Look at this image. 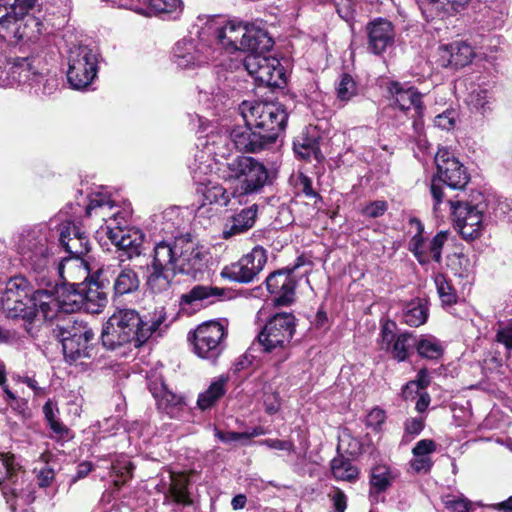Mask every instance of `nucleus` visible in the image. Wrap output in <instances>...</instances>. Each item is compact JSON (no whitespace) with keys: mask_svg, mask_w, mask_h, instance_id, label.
<instances>
[{"mask_svg":"<svg viewBox=\"0 0 512 512\" xmlns=\"http://www.w3.org/2000/svg\"><path fill=\"white\" fill-rule=\"evenodd\" d=\"M208 262V252L184 237L161 241L153 249L146 270V284L153 293L167 291L177 273L196 278Z\"/></svg>","mask_w":512,"mask_h":512,"instance_id":"f257e3e1","label":"nucleus"},{"mask_svg":"<svg viewBox=\"0 0 512 512\" xmlns=\"http://www.w3.org/2000/svg\"><path fill=\"white\" fill-rule=\"evenodd\" d=\"M148 339V328L143 326V318L135 309H119L114 312L101 334L103 346L110 350L128 343L139 347Z\"/></svg>","mask_w":512,"mask_h":512,"instance_id":"f03ea898","label":"nucleus"},{"mask_svg":"<svg viewBox=\"0 0 512 512\" xmlns=\"http://www.w3.org/2000/svg\"><path fill=\"white\" fill-rule=\"evenodd\" d=\"M56 235L46 225L35 226L24 230L17 242V251L23 265L36 273L50 271L51 264H55L50 240Z\"/></svg>","mask_w":512,"mask_h":512,"instance_id":"7ed1b4c3","label":"nucleus"},{"mask_svg":"<svg viewBox=\"0 0 512 512\" xmlns=\"http://www.w3.org/2000/svg\"><path fill=\"white\" fill-rule=\"evenodd\" d=\"M295 317L290 313H277L272 316L253 342L260 352L283 362L289 357V347L295 333Z\"/></svg>","mask_w":512,"mask_h":512,"instance_id":"20e7f679","label":"nucleus"},{"mask_svg":"<svg viewBox=\"0 0 512 512\" xmlns=\"http://www.w3.org/2000/svg\"><path fill=\"white\" fill-rule=\"evenodd\" d=\"M223 176L237 183L240 195L258 193L269 183L268 169L251 156L238 155L229 159L224 165Z\"/></svg>","mask_w":512,"mask_h":512,"instance_id":"39448f33","label":"nucleus"},{"mask_svg":"<svg viewBox=\"0 0 512 512\" xmlns=\"http://www.w3.org/2000/svg\"><path fill=\"white\" fill-rule=\"evenodd\" d=\"M240 110L246 123L264 136H271L270 143L275 142L279 132L284 130L288 119L285 107L279 102L244 101Z\"/></svg>","mask_w":512,"mask_h":512,"instance_id":"423d86ee","label":"nucleus"},{"mask_svg":"<svg viewBox=\"0 0 512 512\" xmlns=\"http://www.w3.org/2000/svg\"><path fill=\"white\" fill-rule=\"evenodd\" d=\"M437 168L436 177L431 183V194L435 201L434 209L437 210L444 198V190L439 182L453 190H463L470 180V176L464 165L446 148H441L435 155Z\"/></svg>","mask_w":512,"mask_h":512,"instance_id":"0eeeda50","label":"nucleus"},{"mask_svg":"<svg viewBox=\"0 0 512 512\" xmlns=\"http://www.w3.org/2000/svg\"><path fill=\"white\" fill-rule=\"evenodd\" d=\"M97 55L86 45L73 46L68 53L67 79L74 89H83L97 74Z\"/></svg>","mask_w":512,"mask_h":512,"instance_id":"6e6552de","label":"nucleus"},{"mask_svg":"<svg viewBox=\"0 0 512 512\" xmlns=\"http://www.w3.org/2000/svg\"><path fill=\"white\" fill-rule=\"evenodd\" d=\"M59 336L66 361L73 363L91 357L94 332L83 322L74 321L60 327Z\"/></svg>","mask_w":512,"mask_h":512,"instance_id":"1a4fd4ad","label":"nucleus"},{"mask_svg":"<svg viewBox=\"0 0 512 512\" xmlns=\"http://www.w3.org/2000/svg\"><path fill=\"white\" fill-rule=\"evenodd\" d=\"M225 327L217 321H209L197 327L193 333L194 352L203 359L215 361L224 350Z\"/></svg>","mask_w":512,"mask_h":512,"instance_id":"9d476101","label":"nucleus"},{"mask_svg":"<svg viewBox=\"0 0 512 512\" xmlns=\"http://www.w3.org/2000/svg\"><path fill=\"white\" fill-rule=\"evenodd\" d=\"M243 65L259 85L281 87L286 83L284 68L275 57L265 54H248Z\"/></svg>","mask_w":512,"mask_h":512,"instance_id":"9b49d317","label":"nucleus"},{"mask_svg":"<svg viewBox=\"0 0 512 512\" xmlns=\"http://www.w3.org/2000/svg\"><path fill=\"white\" fill-rule=\"evenodd\" d=\"M267 263V251L262 246H255L237 262L226 265L221 276L237 283L254 281Z\"/></svg>","mask_w":512,"mask_h":512,"instance_id":"f8f14e48","label":"nucleus"},{"mask_svg":"<svg viewBox=\"0 0 512 512\" xmlns=\"http://www.w3.org/2000/svg\"><path fill=\"white\" fill-rule=\"evenodd\" d=\"M410 223L415 225L416 233L409 241V251L413 253L421 265L428 264L432 260L440 263L442 249L448 239V233L440 231L432 239H426L423 236L424 226L421 221L413 218Z\"/></svg>","mask_w":512,"mask_h":512,"instance_id":"ddd939ff","label":"nucleus"},{"mask_svg":"<svg viewBox=\"0 0 512 512\" xmlns=\"http://www.w3.org/2000/svg\"><path fill=\"white\" fill-rule=\"evenodd\" d=\"M396 324L393 321H386L381 326L379 346L380 349L389 353L398 362L408 359L415 346V335L411 332H396Z\"/></svg>","mask_w":512,"mask_h":512,"instance_id":"4468645a","label":"nucleus"},{"mask_svg":"<svg viewBox=\"0 0 512 512\" xmlns=\"http://www.w3.org/2000/svg\"><path fill=\"white\" fill-rule=\"evenodd\" d=\"M453 214L455 228L466 240H474L481 235L483 214L479 206L448 199Z\"/></svg>","mask_w":512,"mask_h":512,"instance_id":"2eb2a0df","label":"nucleus"},{"mask_svg":"<svg viewBox=\"0 0 512 512\" xmlns=\"http://www.w3.org/2000/svg\"><path fill=\"white\" fill-rule=\"evenodd\" d=\"M101 281L112 282L113 295L124 296L133 294L140 287L138 273L129 266L108 265L98 270Z\"/></svg>","mask_w":512,"mask_h":512,"instance_id":"dca6fc26","label":"nucleus"},{"mask_svg":"<svg viewBox=\"0 0 512 512\" xmlns=\"http://www.w3.org/2000/svg\"><path fill=\"white\" fill-rule=\"evenodd\" d=\"M210 48L202 39L185 37L179 40L173 48V61L182 69H190L208 62Z\"/></svg>","mask_w":512,"mask_h":512,"instance_id":"f3484780","label":"nucleus"},{"mask_svg":"<svg viewBox=\"0 0 512 512\" xmlns=\"http://www.w3.org/2000/svg\"><path fill=\"white\" fill-rule=\"evenodd\" d=\"M60 245L71 255L70 258H83L91 249L86 232L74 221H66L58 226L56 233Z\"/></svg>","mask_w":512,"mask_h":512,"instance_id":"a211bd4d","label":"nucleus"},{"mask_svg":"<svg viewBox=\"0 0 512 512\" xmlns=\"http://www.w3.org/2000/svg\"><path fill=\"white\" fill-rule=\"evenodd\" d=\"M71 305L75 308L84 307L90 313H99L107 304V294L99 283L89 280L87 282H75Z\"/></svg>","mask_w":512,"mask_h":512,"instance_id":"6ab92c4d","label":"nucleus"},{"mask_svg":"<svg viewBox=\"0 0 512 512\" xmlns=\"http://www.w3.org/2000/svg\"><path fill=\"white\" fill-rule=\"evenodd\" d=\"M33 61L29 58L11 57L0 53V86L12 87L30 80Z\"/></svg>","mask_w":512,"mask_h":512,"instance_id":"aec40b11","label":"nucleus"},{"mask_svg":"<svg viewBox=\"0 0 512 512\" xmlns=\"http://www.w3.org/2000/svg\"><path fill=\"white\" fill-rule=\"evenodd\" d=\"M299 266L296 264L291 268L274 271L266 278L267 290L275 295L274 302L277 305H288L293 301L297 284L293 273Z\"/></svg>","mask_w":512,"mask_h":512,"instance_id":"412c9836","label":"nucleus"},{"mask_svg":"<svg viewBox=\"0 0 512 512\" xmlns=\"http://www.w3.org/2000/svg\"><path fill=\"white\" fill-rule=\"evenodd\" d=\"M39 24L36 18H29L26 22L19 21L12 12V5L7 6L0 0V36L4 39L32 40L35 35L28 29Z\"/></svg>","mask_w":512,"mask_h":512,"instance_id":"4be33fe9","label":"nucleus"},{"mask_svg":"<svg viewBox=\"0 0 512 512\" xmlns=\"http://www.w3.org/2000/svg\"><path fill=\"white\" fill-rule=\"evenodd\" d=\"M366 31L368 36L367 48L375 55L383 54L395 43V27L387 19L379 17L370 21L366 26Z\"/></svg>","mask_w":512,"mask_h":512,"instance_id":"5701e85b","label":"nucleus"},{"mask_svg":"<svg viewBox=\"0 0 512 512\" xmlns=\"http://www.w3.org/2000/svg\"><path fill=\"white\" fill-rule=\"evenodd\" d=\"M389 93L393 98V105L399 108L401 111H408L411 108L414 110L416 117L413 125L415 129L421 125L420 119L424 112V106L422 103V95L414 87L405 88L398 82L390 83L388 87Z\"/></svg>","mask_w":512,"mask_h":512,"instance_id":"b1692460","label":"nucleus"},{"mask_svg":"<svg viewBox=\"0 0 512 512\" xmlns=\"http://www.w3.org/2000/svg\"><path fill=\"white\" fill-rule=\"evenodd\" d=\"M111 242L122 251L119 255L121 262L133 259L142 253L143 235L139 231L124 230L120 226H107L106 232Z\"/></svg>","mask_w":512,"mask_h":512,"instance_id":"393cba45","label":"nucleus"},{"mask_svg":"<svg viewBox=\"0 0 512 512\" xmlns=\"http://www.w3.org/2000/svg\"><path fill=\"white\" fill-rule=\"evenodd\" d=\"M475 56L473 47L465 41H454L439 47V65L459 69L470 64Z\"/></svg>","mask_w":512,"mask_h":512,"instance_id":"a878e982","label":"nucleus"},{"mask_svg":"<svg viewBox=\"0 0 512 512\" xmlns=\"http://www.w3.org/2000/svg\"><path fill=\"white\" fill-rule=\"evenodd\" d=\"M229 137L239 151L255 153L271 144V136H264L261 131L255 129L253 125L246 123L244 126L234 127Z\"/></svg>","mask_w":512,"mask_h":512,"instance_id":"bb28decb","label":"nucleus"},{"mask_svg":"<svg viewBox=\"0 0 512 512\" xmlns=\"http://www.w3.org/2000/svg\"><path fill=\"white\" fill-rule=\"evenodd\" d=\"M50 269H53L72 289L75 282H87L90 278L89 266L83 258H66L59 263L51 264Z\"/></svg>","mask_w":512,"mask_h":512,"instance_id":"cd10ccee","label":"nucleus"},{"mask_svg":"<svg viewBox=\"0 0 512 512\" xmlns=\"http://www.w3.org/2000/svg\"><path fill=\"white\" fill-rule=\"evenodd\" d=\"M247 26L248 23L229 20L225 25L216 30L215 40L217 44L230 53L240 51Z\"/></svg>","mask_w":512,"mask_h":512,"instance_id":"c85d7f7f","label":"nucleus"},{"mask_svg":"<svg viewBox=\"0 0 512 512\" xmlns=\"http://www.w3.org/2000/svg\"><path fill=\"white\" fill-rule=\"evenodd\" d=\"M149 390L156 401L159 412L165 414L184 412L183 399L168 390L162 381L150 382Z\"/></svg>","mask_w":512,"mask_h":512,"instance_id":"c756f323","label":"nucleus"},{"mask_svg":"<svg viewBox=\"0 0 512 512\" xmlns=\"http://www.w3.org/2000/svg\"><path fill=\"white\" fill-rule=\"evenodd\" d=\"M273 44L272 38L265 29L248 23L240 51H247L249 54H264L273 47Z\"/></svg>","mask_w":512,"mask_h":512,"instance_id":"7c9ffc66","label":"nucleus"},{"mask_svg":"<svg viewBox=\"0 0 512 512\" xmlns=\"http://www.w3.org/2000/svg\"><path fill=\"white\" fill-rule=\"evenodd\" d=\"M257 213L258 206L253 204L232 216L225 224L222 232L223 238L228 239L251 229L255 224Z\"/></svg>","mask_w":512,"mask_h":512,"instance_id":"2f4dec72","label":"nucleus"},{"mask_svg":"<svg viewBox=\"0 0 512 512\" xmlns=\"http://www.w3.org/2000/svg\"><path fill=\"white\" fill-rule=\"evenodd\" d=\"M170 480L171 482L168 488V493L165 497L167 498L170 496L173 502L178 505L191 506L193 504V500L189 492V475L184 471H170Z\"/></svg>","mask_w":512,"mask_h":512,"instance_id":"473e14b6","label":"nucleus"},{"mask_svg":"<svg viewBox=\"0 0 512 512\" xmlns=\"http://www.w3.org/2000/svg\"><path fill=\"white\" fill-rule=\"evenodd\" d=\"M293 149L301 159L306 161L314 159L321 162L324 158L320 151L318 137L310 134L309 131L303 132L294 140Z\"/></svg>","mask_w":512,"mask_h":512,"instance_id":"72a5a7b5","label":"nucleus"},{"mask_svg":"<svg viewBox=\"0 0 512 512\" xmlns=\"http://www.w3.org/2000/svg\"><path fill=\"white\" fill-rule=\"evenodd\" d=\"M390 466L386 464H377L370 469L369 474V495H379L386 492L395 480Z\"/></svg>","mask_w":512,"mask_h":512,"instance_id":"f704fd0d","label":"nucleus"},{"mask_svg":"<svg viewBox=\"0 0 512 512\" xmlns=\"http://www.w3.org/2000/svg\"><path fill=\"white\" fill-rule=\"evenodd\" d=\"M36 94L50 95L58 86L55 75L49 73L46 68H39L33 63V69L30 72V80L26 83Z\"/></svg>","mask_w":512,"mask_h":512,"instance_id":"c9c22d12","label":"nucleus"},{"mask_svg":"<svg viewBox=\"0 0 512 512\" xmlns=\"http://www.w3.org/2000/svg\"><path fill=\"white\" fill-rule=\"evenodd\" d=\"M1 306L9 318H21L29 323L37 318V309L26 299L1 300Z\"/></svg>","mask_w":512,"mask_h":512,"instance_id":"e433bc0d","label":"nucleus"},{"mask_svg":"<svg viewBox=\"0 0 512 512\" xmlns=\"http://www.w3.org/2000/svg\"><path fill=\"white\" fill-rule=\"evenodd\" d=\"M225 295V289L210 285H196L190 291L181 296V305H192L199 301L220 299Z\"/></svg>","mask_w":512,"mask_h":512,"instance_id":"4c0bfd02","label":"nucleus"},{"mask_svg":"<svg viewBox=\"0 0 512 512\" xmlns=\"http://www.w3.org/2000/svg\"><path fill=\"white\" fill-rule=\"evenodd\" d=\"M428 305L426 301L416 298L405 305L402 311L403 322L410 327H419L428 319Z\"/></svg>","mask_w":512,"mask_h":512,"instance_id":"58836bf2","label":"nucleus"},{"mask_svg":"<svg viewBox=\"0 0 512 512\" xmlns=\"http://www.w3.org/2000/svg\"><path fill=\"white\" fill-rule=\"evenodd\" d=\"M331 472L333 477L339 481L356 482L359 478V469L353 465L349 458L339 454L331 460Z\"/></svg>","mask_w":512,"mask_h":512,"instance_id":"ea45409f","label":"nucleus"},{"mask_svg":"<svg viewBox=\"0 0 512 512\" xmlns=\"http://www.w3.org/2000/svg\"><path fill=\"white\" fill-rule=\"evenodd\" d=\"M19 472L25 473L21 464L16 461V456L12 452H0V487L5 481L15 484Z\"/></svg>","mask_w":512,"mask_h":512,"instance_id":"a19ab883","label":"nucleus"},{"mask_svg":"<svg viewBox=\"0 0 512 512\" xmlns=\"http://www.w3.org/2000/svg\"><path fill=\"white\" fill-rule=\"evenodd\" d=\"M414 348L420 357L430 360H437L444 353L441 342L432 335H421L419 338L415 336Z\"/></svg>","mask_w":512,"mask_h":512,"instance_id":"79ce46f5","label":"nucleus"},{"mask_svg":"<svg viewBox=\"0 0 512 512\" xmlns=\"http://www.w3.org/2000/svg\"><path fill=\"white\" fill-rule=\"evenodd\" d=\"M227 381L228 377L221 375L210 384L205 392L199 395L197 405L201 411H205L213 406L224 395Z\"/></svg>","mask_w":512,"mask_h":512,"instance_id":"37998d69","label":"nucleus"},{"mask_svg":"<svg viewBox=\"0 0 512 512\" xmlns=\"http://www.w3.org/2000/svg\"><path fill=\"white\" fill-rule=\"evenodd\" d=\"M32 286L23 276H15L8 280L1 300L26 299L30 301Z\"/></svg>","mask_w":512,"mask_h":512,"instance_id":"c03bdc74","label":"nucleus"},{"mask_svg":"<svg viewBox=\"0 0 512 512\" xmlns=\"http://www.w3.org/2000/svg\"><path fill=\"white\" fill-rule=\"evenodd\" d=\"M113 206L114 203L109 196H106L102 193H95L89 200V204L86 208V215L91 216L92 212L95 211V214L100 216L103 220H106V217H113L114 221H117L119 213H114L112 215L108 214Z\"/></svg>","mask_w":512,"mask_h":512,"instance_id":"a18cd8bd","label":"nucleus"},{"mask_svg":"<svg viewBox=\"0 0 512 512\" xmlns=\"http://www.w3.org/2000/svg\"><path fill=\"white\" fill-rule=\"evenodd\" d=\"M203 195V204H216L222 207L229 205L234 193L228 192L223 186L217 183L209 182L201 190Z\"/></svg>","mask_w":512,"mask_h":512,"instance_id":"49530a36","label":"nucleus"},{"mask_svg":"<svg viewBox=\"0 0 512 512\" xmlns=\"http://www.w3.org/2000/svg\"><path fill=\"white\" fill-rule=\"evenodd\" d=\"M434 283L443 305L451 306L456 304L458 299L456 290L444 274L437 273L434 276Z\"/></svg>","mask_w":512,"mask_h":512,"instance_id":"de8ad7c7","label":"nucleus"},{"mask_svg":"<svg viewBox=\"0 0 512 512\" xmlns=\"http://www.w3.org/2000/svg\"><path fill=\"white\" fill-rule=\"evenodd\" d=\"M135 465L131 461H127L124 465L119 462L112 464V471L116 476L113 480L114 491L118 492L125 486L134 476Z\"/></svg>","mask_w":512,"mask_h":512,"instance_id":"09e8293b","label":"nucleus"},{"mask_svg":"<svg viewBox=\"0 0 512 512\" xmlns=\"http://www.w3.org/2000/svg\"><path fill=\"white\" fill-rule=\"evenodd\" d=\"M73 310L74 307L71 305V303H67L65 301H60L59 299H57L37 307V317L41 316L44 321L52 320L57 316L58 312L60 311L70 312Z\"/></svg>","mask_w":512,"mask_h":512,"instance_id":"8fccbe9b","label":"nucleus"},{"mask_svg":"<svg viewBox=\"0 0 512 512\" xmlns=\"http://www.w3.org/2000/svg\"><path fill=\"white\" fill-rule=\"evenodd\" d=\"M149 5L156 14L171 15L172 18L182 12L181 0H149Z\"/></svg>","mask_w":512,"mask_h":512,"instance_id":"3c124183","label":"nucleus"},{"mask_svg":"<svg viewBox=\"0 0 512 512\" xmlns=\"http://www.w3.org/2000/svg\"><path fill=\"white\" fill-rule=\"evenodd\" d=\"M337 97L339 100L347 102L357 94V84L351 75L344 73L336 86Z\"/></svg>","mask_w":512,"mask_h":512,"instance_id":"603ef678","label":"nucleus"},{"mask_svg":"<svg viewBox=\"0 0 512 512\" xmlns=\"http://www.w3.org/2000/svg\"><path fill=\"white\" fill-rule=\"evenodd\" d=\"M52 431L50 437L56 441H69L73 438L72 431L60 421V418H46Z\"/></svg>","mask_w":512,"mask_h":512,"instance_id":"864d4df0","label":"nucleus"},{"mask_svg":"<svg viewBox=\"0 0 512 512\" xmlns=\"http://www.w3.org/2000/svg\"><path fill=\"white\" fill-rule=\"evenodd\" d=\"M449 265L455 271V274H458L460 277L467 275L472 269L470 259L462 253L453 254L450 257Z\"/></svg>","mask_w":512,"mask_h":512,"instance_id":"5fc2aeb1","label":"nucleus"},{"mask_svg":"<svg viewBox=\"0 0 512 512\" xmlns=\"http://www.w3.org/2000/svg\"><path fill=\"white\" fill-rule=\"evenodd\" d=\"M57 287V283L53 286L52 289H37L33 290L30 297L31 306L37 307L44 305L47 302L57 300L58 297L55 296L54 289Z\"/></svg>","mask_w":512,"mask_h":512,"instance_id":"6e6d98bb","label":"nucleus"},{"mask_svg":"<svg viewBox=\"0 0 512 512\" xmlns=\"http://www.w3.org/2000/svg\"><path fill=\"white\" fill-rule=\"evenodd\" d=\"M257 350H259V349L253 343L251 345V347L243 355H241L234 361L232 368H231L232 371L234 373H239V372L249 368L253 364V361L256 358L255 355L253 354V352L257 351Z\"/></svg>","mask_w":512,"mask_h":512,"instance_id":"4d7b16f0","label":"nucleus"},{"mask_svg":"<svg viewBox=\"0 0 512 512\" xmlns=\"http://www.w3.org/2000/svg\"><path fill=\"white\" fill-rule=\"evenodd\" d=\"M387 209L388 205L386 201L376 200L365 205L361 210V214L368 218H378L384 215Z\"/></svg>","mask_w":512,"mask_h":512,"instance_id":"13d9d810","label":"nucleus"},{"mask_svg":"<svg viewBox=\"0 0 512 512\" xmlns=\"http://www.w3.org/2000/svg\"><path fill=\"white\" fill-rule=\"evenodd\" d=\"M166 322V313L163 309H160L155 312L153 319L150 322H147L143 319V326L148 328L149 338L154 334L162 332V325L167 328Z\"/></svg>","mask_w":512,"mask_h":512,"instance_id":"bf43d9fd","label":"nucleus"},{"mask_svg":"<svg viewBox=\"0 0 512 512\" xmlns=\"http://www.w3.org/2000/svg\"><path fill=\"white\" fill-rule=\"evenodd\" d=\"M7 383V370L5 363L0 360V388L2 389L5 395V401L10 405H13L14 402L18 403L17 396L9 389L6 385Z\"/></svg>","mask_w":512,"mask_h":512,"instance_id":"052dcab7","label":"nucleus"},{"mask_svg":"<svg viewBox=\"0 0 512 512\" xmlns=\"http://www.w3.org/2000/svg\"><path fill=\"white\" fill-rule=\"evenodd\" d=\"M261 445H265L269 449L287 451L288 453H295V445L291 440H280V439H264L259 442Z\"/></svg>","mask_w":512,"mask_h":512,"instance_id":"680f3d73","label":"nucleus"},{"mask_svg":"<svg viewBox=\"0 0 512 512\" xmlns=\"http://www.w3.org/2000/svg\"><path fill=\"white\" fill-rule=\"evenodd\" d=\"M38 0H14L12 4V12L17 16L19 21H23V17L33 9Z\"/></svg>","mask_w":512,"mask_h":512,"instance_id":"e2e57ef3","label":"nucleus"},{"mask_svg":"<svg viewBox=\"0 0 512 512\" xmlns=\"http://www.w3.org/2000/svg\"><path fill=\"white\" fill-rule=\"evenodd\" d=\"M430 380L431 378L427 369H421L418 372L416 379L406 385L403 393L407 395L409 390L412 391L413 389H424L430 384Z\"/></svg>","mask_w":512,"mask_h":512,"instance_id":"0e129e2a","label":"nucleus"},{"mask_svg":"<svg viewBox=\"0 0 512 512\" xmlns=\"http://www.w3.org/2000/svg\"><path fill=\"white\" fill-rule=\"evenodd\" d=\"M437 445L432 439H422L412 449L414 457L428 456L436 451Z\"/></svg>","mask_w":512,"mask_h":512,"instance_id":"69168bd1","label":"nucleus"},{"mask_svg":"<svg viewBox=\"0 0 512 512\" xmlns=\"http://www.w3.org/2000/svg\"><path fill=\"white\" fill-rule=\"evenodd\" d=\"M496 341L503 344L508 350L512 349V322L498 328Z\"/></svg>","mask_w":512,"mask_h":512,"instance_id":"338daca9","label":"nucleus"},{"mask_svg":"<svg viewBox=\"0 0 512 512\" xmlns=\"http://www.w3.org/2000/svg\"><path fill=\"white\" fill-rule=\"evenodd\" d=\"M470 103L476 109H479V110H482L483 112H485L487 109H489V107H488V104H489L488 92L486 90L474 91L470 95Z\"/></svg>","mask_w":512,"mask_h":512,"instance_id":"774afa93","label":"nucleus"}]
</instances>
